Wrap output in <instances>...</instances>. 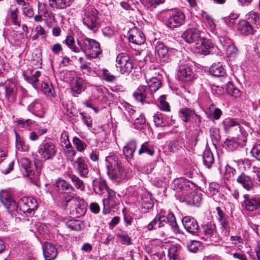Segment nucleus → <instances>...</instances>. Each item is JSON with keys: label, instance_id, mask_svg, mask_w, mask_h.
<instances>
[{"label": "nucleus", "instance_id": "nucleus-1", "mask_svg": "<svg viewBox=\"0 0 260 260\" xmlns=\"http://www.w3.org/2000/svg\"><path fill=\"white\" fill-rule=\"evenodd\" d=\"M80 52L83 51L88 58H96L101 53V50L99 42L94 39H89L82 34L77 39Z\"/></svg>", "mask_w": 260, "mask_h": 260}, {"label": "nucleus", "instance_id": "nucleus-2", "mask_svg": "<svg viewBox=\"0 0 260 260\" xmlns=\"http://www.w3.org/2000/svg\"><path fill=\"white\" fill-rule=\"evenodd\" d=\"M63 200L61 201L62 205L66 207L70 206V212L73 216L79 217L84 215L86 212V206L84 200L78 196L65 197L62 194Z\"/></svg>", "mask_w": 260, "mask_h": 260}, {"label": "nucleus", "instance_id": "nucleus-3", "mask_svg": "<svg viewBox=\"0 0 260 260\" xmlns=\"http://www.w3.org/2000/svg\"><path fill=\"white\" fill-rule=\"evenodd\" d=\"M98 15L96 9L93 7L87 6L85 8L82 16L83 24L93 32H96L100 27Z\"/></svg>", "mask_w": 260, "mask_h": 260}, {"label": "nucleus", "instance_id": "nucleus-4", "mask_svg": "<svg viewBox=\"0 0 260 260\" xmlns=\"http://www.w3.org/2000/svg\"><path fill=\"white\" fill-rule=\"evenodd\" d=\"M116 67L119 69L121 74L129 73L133 69V62L129 55L126 53L118 54L116 59Z\"/></svg>", "mask_w": 260, "mask_h": 260}, {"label": "nucleus", "instance_id": "nucleus-5", "mask_svg": "<svg viewBox=\"0 0 260 260\" xmlns=\"http://www.w3.org/2000/svg\"><path fill=\"white\" fill-rule=\"evenodd\" d=\"M179 117L183 122L192 124L193 126H200L201 122V117L197 115L194 110L185 107L180 109Z\"/></svg>", "mask_w": 260, "mask_h": 260}, {"label": "nucleus", "instance_id": "nucleus-6", "mask_svg": "<svg viewBox=\"0 0 260 260\" xmlns=\"http://www.w3.org/2000/svg\"><path fill=\"white\" fill-rule=\"evenodd\" d=\"M38 152L42 159L44 160H50L56 155L57 148L52 141H46L40 145Z\"/></svg>", "mask_w": 260, "mask_h": 260}, {"label": "nucleus", "instance_id": "nucleus-7", "mask_svg": "<svg viewBox=\"0 0 260 260\" xmlns=\"http://www.w3.org/2000/svg\"><path fill=\"white\" fill-rule=\"evenodd\" d=\"M108 197L104 199L103 202V213H109L111 210L114 208L120 202V196L112 189L107 190Z\"/></svg>", "mask_w": 260, "mask_h": 260}, {"label": "nucleus", "instance_id": "nucleus-8", "mask_svg": "<svg viewBox=\"0 0 260 260\" xmlns=\"http://www.w3.org/2000/svg\"><path fill=\"white\" fill-rule=\"evenodd\" d=\"M202 233L204 236L202 239L205 241L217 243L220 241V238L216 231V225L211 222L202 225Z\"/></svg>", "mask_w": 260, "mask_h": 260}, {"label": "nucleus", "instance_id": "nucleus-9", "mask_svg": "<svg viewBox=\"0 0 260 260\" xmlns=\"http://www.w3.org/2000/svg\"><path fill=\"white\" fill-rule=\"evenodd\" d=\"M19 211L27 216L33 214L34 211L38 207V203L35 199L31 197H24L19 203Z\"/></svg>", "mask_w": 260, "mask_h": 260}, {"label": "nucleus", "instance_id": "nucleus-10", "mask_svg": "<svg viewBox=\"0 0 260 260\" xmlns=\"http://www.w3.org/2000/svg\"><path fill=\"white\" fill-rule=\"evenodd\" d=\"M155 218L159 228L162 227L165 224L169 223L174 233H180V229L176 223V218L173 213H169L167 216L158 214L155 216Z\"/></svg>", "mask_w": 260, "mask_h": 260}, {"label": "nucleus", "instance_id": "nucleus-11", "mask_svg": "<svg viewBox=\"0 0 260 260\" xmlns=\"http://www.w3.org/2000/svg\"><path fill=\"white\" fill-rule=\"evenodd\" d=\"M185 18V15L182 12L176 10L171 11L166 26L171 29L179 27L184 23Z\"/></svg>", "mask_w": 260, "mask_h": 260}, {"label": "nucleus", "instance_id": "nucleus-12", "mask_svg": "<svg viewBox=\"0 0 260 260\" xmlns=\"http://www.w3.org/2000/svg\"><path fill=\"white\" fill-rule=\"evenodd\" d=\"M5 89V97L11 103H13L16 99L17 89L14 82L12 79H8L0 84Z\"/></svg>", "mask_w": 260, "mask_h": 260}, {"label": "nucleus", "instance_id": "nucleus-13", "mask_svg": "<svg viewBox=\"0 0 260 260\" xmlns=\"http://www.w3.org/2000/svg\"><path fill=\"white\" fill-rule=\"evenodd\" d=\"M155 53L161 61L168 62L170 59L171 54L176 51L173 48H168L164 43L157 42L155 45Z\"/></svg>", "mask_w": 260, "mask_h": 260}, {"label": "nucleus", "instance_id": "nucleus-14", "mask_svg": "<svg viewBox=\"0 0 260 260\" xmlns=\"http://www.w3.org/2000/svg\"><path fill=\"white\" fill-rule=\"evenodd\" d=\"M244 200L242 205L247 211L254 212L260 211V196L256 195L250 197L246 194L243 196Z\"/></svg>", "mask_w": 260, "mask_h": 260}, {"label": "nucleus", "instance_id": "nucleus-15", "mask_svg": "<svg viewBox=\"0 0 260 260\" xmlns=\"http://www.w3.org/2000/svg\"><path fill=\"white\" fill-rule=\"evenodd\" d=\"M181 38L187 43H195L199 44L202 41L201 31L197 28H189L185 30L181 35Z\"/></svg>", "mask_w": 260, "mask_h": 260}, {"label": "nucleus", "instance_id": "nucleus-16", "mask_svg": "<svg viewBox=\"0 0 260 260\" xmlns=\"http://www.w3.org/2000/svg\"><path fill=\"white\" fill-rule=\"evenodd\" d=\"M222 124L224 130L226 133L234 130L239 131L242 134H244V133L247 131L250 132L248 125H245V128H244L240 125L236 119L226 118L223 120Z\"/></svg>", "mask_w": 260, "mask_h": 260}, {"label": "nucleus", "instance_id": "nucleus-17", "mask_svg": "<svg viewBox=\"0 0 260 260\" xmlns=\"http://www.w3.org/2000/svg\"><path fill=\"white\" fill-rule=\"evenodd\" d=\"M0 200L3 205L10 213L18 211V205L7 191H3L0 196Z\"/></svg>", "mask_w": 260, "mask_h": 260}, {"label": "nucleus", "instance_id": "nucleus-18", "mask_svg": "<svg viewBox=\"0 0 260 260\" xmlns=\"http://www.w3.org/2000/svg\"><path fill=\"white\" fill-rule=\"evenodd\" d=\"M127 37L129 41L136 45L143 44L145 41L144 33L140 29L136 27L133 28L128 31Z\"/></svg>", "mask_w": 260, "mask_h": 260}, {"label": "nucleus", "instance_id": "nucleus-19", "mask_svg": "<svg viewBox=\"0 0 260 260\" xmlns=\"http://www.w3.org/2000/svg\"><path fill=\"white\" fill-rule=\"evenodd\" d=\"M72 165L81 177H87L89 173V169L86 161L83 157H78L72 163Z\"/></svg>", "mask_w": 260, "mask_h": 260}, {"label": "nucleus", "instance_id": "nucleus-20", "mask_svg": "<svg viewBox=\"0 0 260 260\" xmlns=\"http://www.w3.org/2000/svg\"><path fill=\"white\" fill-rule=\"evenodd\" d=\"M21 165L24 169L26 175L31 180H37L39 177L38 171L33 169V165L27 158H22L20 160Z\"/></svg>", "mask_w": 260, "mask_h": 260}, {"label": "nucleus", "instance_id": "nucleus-21", "mask_svg": "<svg viewBox=\"0 0 260 260\" xmlns=\"http://www.w3.org/2000/svg\"><path fill=\"white\" fill-rule=\"evenodd\" d=\"M202 196L201 193H189L181 197L179 200L187 205L199 207L202 200Z\"/></svg>", "mask_w": 260, "mask_h": 260}, {"label": "nucleus", "instance_id": "nucleus-22", "mask_svg": "<svg viewBox=\"0 0 260 260\" xmlns=\"http://www.w3.org/2000/svg\"><path fill=\"white\" fill-rule=\"evenodd\" d=\"M172 187L174 190L177 191L180 190H187L194 187L195 184L192 182L184 178H180L174 180Z\"/></svg>", "mask_w": 260, "mask_h": 260}, {"label": "nucleus", "instance_id": "nucleus-23", "mask_svg": "<svg viewBox=\"0 0 260 260\" xmlns=\"http://www.w3.org/2000/svg\"><path fill=\"white\" fill-rule=\"evenodd\" d=\"M177 76L178 79L183 82L190 81L193 78V72L187 64L179 66Z\"/></svg>", "mask_w": 260, "mask_h": 260}, {"label": "nucleus", "instance_id": "nucleus-24", "mask_svg": "<svg viewBox=\"0 0 260 260\" xmlns=\"http://www.w3.org/2000/svg\"><path fill=\"white\" fill-rule=\"evenodd\" d=\"M28 110L37 116L43 117L45 109L42 101L36 100L31 103L27 107Z\"/></svg>", "mask_w": 260, "mask_h": 260}, {"label": "nucleus", "instance_id": "nucleus-25", "mask_svg": "<svg viewBox=\"0 0 260 260\" xmlns=\"http://www.w3.org/2000/svg\"><path fill=\"white\" fill-rule=\"evenodd\" d=\"M182 222L186 231L191 234H195L198 232L199 226L196 220L190 216L184 217Z\"/></svg>", "mask_w": 260, "mask_h": 260}, {"label": "nucleus", "instance_id": "nucleus-26", "mask_svg": "<svg viewBox=\"0 0 260 260\" xmlns=\"http://www.w3.org/2000/svg\"><path fill=\"white\" fill-rule=\"evenodd\" d=\"M43 254L46 260H53L57 255L55 246L49 242H45L42 245Z\"/></svg>", "mask_w": 260, "mask_h": 260}, {"label": "nucleus", "instance_id": "nucleus-27", "mask_svg": "<svg viewBox=\"0 0 260 260\" xmlns=\"http://www.w3.org/2000/svg\"><path fill=\"white\" fill-rule=\"evenodd\" d=\"M106 165L107 172H111L113 174L112 170L121 166L119 157L115 154H110L106 158Z\"/></svg>", "mask_w": 260, "mask_h": 260}, {"label": "nucleus", "instance_id": "nucleus-28", "mask_svg": "<svg viewBox=\"0 0 260 260\" xmlns=\"http://www.w3.org/2000/svg\"><path fill=\"white\" fill-rule=\"evenodd\" d=\"M237 181L247 190H251L257 186V183L254 182L249 176L244 174H241L238 176Z\"/></svg>", "mask_w": 260, "mask_h": 260}, {"label": "nucleus", "instance_id": "nucleus-29", "mask_svg": "<svg viewBox=\"0 0 260 260\" xmlns=\"http://www.w3.org/2000/svg\"><path fill=\"white\" fill-rule=\"evenodd\" d=\"M112 172L111 174V172H107V174L110 179L117 182H120L127 177L126 172L122 166L113 169Z\"/></svg>", "mask_w": 260, "mask_h": 260}, {"label": "nucleus", "instance_id": "nucleus-30", "mask_svg": "<svg viewBox=\"0 0 260 260\" xmlns=\"http://www.w3.org/2000/svg\"><path fill=\"white\" fill-rule=\"evenodd\" d=\"M153 121L157 127L169 126L175 123L172 119H169V118H165L163 115L160 113H156L153 116Z\"/></svg>", "mask_w": 260, "mask_h": 260}, {"label": "nucleus", "instance_id": "nucleus-31", "mask_svg": "<svg viewBox=\"0 0 260 260\" xmlns=\"http://www.w3.org/2000/svg\"><path fill=\"white\" fill-rule=\"evenodd\" d=\"M141 205L142 208L148 210L152 208L154 205L152 194L147 191H143L141 194Z\"/></svg>", "mask_w": 260, "mask_h": 260}, {"label": "nucleus", "instance_id": "nucleus-32", "mask_svg": "<svg viewBox=\"0 0 260 260\" xmlns=\"http://www.w3.org/2000/svg\"><path fill=\"white\" fill-rule=\"evenodd\" d=\"M238 30L241 35L244 36L253 34L254 31L251 24L246 20H241L239 21Z\"/></svg>", "mask_w": 260, "mask_h": 260}, {"label": "nucleus", "instance_id": "nucleus-33", "mask_svg": "<svg viewBox=\"0 0 260 260\" xmlns=\"http://www.w3.org/2000/svg\"><path fill=\"white\" fill-rule=\"evenodd\" d=\"M151 95L150 94L149 88H147L146 86H140L133 94L135 99L141 102H143L146 98Z\"/></svg>", "mask_w": 260, "mask_h": 260}, {"label": "nucleus", "instance_id": "nucleus-34", "mask_svg": "<svg viewBox=\"0 0 260 260\" xmlns=\"http://www.w3.org/2000/svg\"><path fill=\"white\" fill-rule=\"evenodd\" d=\"M92 186L94 191L99 194H102L110 189L107 187L105 181L101 178L94 179L92 182Z\"/></svg>", "mask_w": 260, "mask_h": 260}, {"label": "nucleus", "instance_id": "nucleus-35", "mask_svg": "<svg viewBox=\"0 0 260 260\" xmlns=\"http://www.w3.org/2000/svg\"><path fill=\"white\" fill-rule=\"evenodd\" d=\"M38 11L39 13H41L45 18L47 22L52 23L56 22L55 15L50 11L46 9L44 4H38Z\"/></svg>", "mask_w": 260, "mask_h": 260}, {"label": "nucleus", "instance_id": "nucleus-36", "mask_svg": "<svg viewBox=\"0 0 260 260\" xmlns=\"http://www.w3.org/2000/svg\"><path fill=\"white\" fill-rule=\"evenodd\" d=\"M201 44L197 47L198 49V53L201 54L206 55L211 53L213 49V45L208 40H203L199 42Z\"/></svg>", "mask_w": 260, "mask_h": 260}, {"label": "nucleus", "instance_id": "nucleus-37", "mask_svg": "<svg viewBox=\"0 0 260 260\" xmlns=\"http://www.w3.org/2000/svg\"><path fill=\"white\" fill-rule=\"evenodd\" d=\"M31 73L29 70L24 72L23 73V77L25 81L31 84L34 88H36V83L39 81L38 78L41 75V72L39 71H37L35 74L30 75L29 74Z\"/></svg>", "mask_w": 260, "mask_h": 260}, {"label": "nucleus", "instance_id": "nucleus-38", "mask_svg": "<svg viewBox=\"0 0 260 260\" xmlns=\"http://www.w3.org/2000/svg\"><path fill=\"white\" fill-rule=\"evenodd\" d=\"M72 92L74 96L80 94L85 89L84 81L82 78H77L72 83Z\"/></svg>", "mask_w": 260, "mask_h": 260}, {"label": "nucleus", "instance_id": "nucleus-39", "mask_svg": "<svg viewBox=\"0 0 260 260\" xmlns=\"http://www.w3.org/2000/svg\"><path fill=\"white\" fill-rule=\"evenodd\" d=\"M74 0H49V5L53 9H63L69 7Z\"/></svg>", "mask_w": 260, "mask_h": 260}, {"label": "nucleus", "instance_id": "nucleus-40", "mask_svg": "<svg viewBox=\"0 0 260 260\" xmlns=\"http://www.w3.org/2000/svg\"><path fill=\"white\" fill-rule=\"evenodd\" d=\"M136 148V142L134 140L129 141L123 149V154L127 158L132 159Z\"/></svg>", "mask_w": 260, "mask_h": 260}, {"label": "nucleus", "instance_id": "nucleus-41", "mask_svg": "<svg viewBox=\"0 0 260 260\" xmlns=\"http://www.w3.org/2000/svg\"><path fill=\"white\" fill-rule=\"evenodd\" d=\"M146 82L149 88L150 94H152L155 92L160 87L161 85L160 81L155 77H153L150 79L145 78Z\"/></svg>", "mask_w": 260, "mask_h": 260}, {"label": "nucleus", "instance_id": "nucleus-42", "mask_svg": "<svg viewBox=\"0 0 260 260\" xmlns=\"http://www.w3.org/2000/svg\"><path fill=\"white\" fill-rule=\"evenodd\" d=\"M56 187L57 189L63 192H70L74 190V188L67 181L58 179L56 181Z\"/></svg>", "mask_w": 260, "mask_h": 260}, {"label": "nucleus", "instance_id": "nucleus-43", "mask_svg": "<svg viewBox=\"0 0 260 260\" xmlns=\"http://www.w3.org/2000/svg\"><path fill=\"white\" fill-rule=\"evenodd\" d=\"M209 72L215 77L222 76L225 74V70L220 62L213 64L210 68Z\"/></svg>", "mask_w": 260, "mask_h": 260}, {"label": "nucleus", "instance_id": "nucleus-44", "mask_svg": "<svg viewBox=\"0 0 260 260\" xmlns=\"http://www.w3.org/2000/svg\"><path fill=\"white\" fill-rule=\"evenodd\" d=\"M203 160L204 165L208 168H210L213 165L214 159L213 153L209 149H206L203 154Z\"/></svg>", "mask_w": 260, "mask_h": 260}, {"label": "nucleus", "instance_id": "nucleus-45", "mask_svg": "<svg viewBox=\"0 0 260 260\" xmlns=\"http://www.w3.org/2000/svg\"><path fill=\"white\" fill-rule=\"evenodd\" d=\"M180 247L175 245L172 246L168 250V254L170 260L180 259Z\"/></svg>", "mask_w": 260, "mask_h": 260}, {"label": "nucleus", "instance_id": "nucleus-46", "mask_svg": "<svg viewBox=\"0 0 260 260\" xmlns=\"http://www.w3.org/2000/svg\"><path fill=\"white\" fill-rule=\"evenodd\" d=\"M69 178L73 183L74 186L78 189L81 191L85 190V184L82 180L75 174H70L68 175Z\"/></svg>", "mask_w": 260, "mask_h": 260}, {"label": "nucleus", "instance_id": "nucleus-47", "mask_svg": "<svg viewBox=\"0 0 260 260\" xmlns=\"http://www.w3.org/2000/svg\"><path fill=\"white\" fill-rule=\"evenodd\" d=\"M66 45L70 48L72 51L75 53L80 52L79 47H77L75 45V41L72 36L69 35L66 37L64 41Z\"/></svg>", "mask_w": 260, "mask_h": 260}, {"label": "nucleus", "instance_id": "nucleus-48", "mask_svg": "<svg viewBox=\"0 0 260 260\" xmlns=\"http://www.w3.org/2000/svg\"><path fill=\"white\" fill-rule=\"evenodd\" d=\"M73 143L76 150L80 152H83L87 147V144L77 137L73 138Z\"/></svg>", "mask_w": 260, "mask_h": 260}, {"label": "nucleus", "instance_id": "nucleus-49", "mask_svg": "<svg viewBox=\"0 0 260 260\" xmlns=\"http://www.w3.org/2000/svg\"><path fill=\"white\" fill-rule=\"evenodd\" d=\"M228 93L235 98H238L241 95V91L236 88L232 82H229L226 86Z\"/></svg>", "mask_w": 260, "mask_h": 260}, {"label": "nucleus", "instance_id": "nucleus-50", "mask_svg": "<svg viewBox=\"0 0 260 260\" xmlns=\"http://www.w3.org/2000/svg\"><path fill=\"white\" fill-rule=\"evenodd\" d=\"M224 51L227 57L230 59H234L238 54V50L233 43L226 48Z\"/></svg>", "mask_w": 260, "mask_h": 260}, {"label": "nucleus", "instance_id": "nucleus-51", "mask_svg": "<svg viewBox=\"0 0 260 260\" xmlns=\"http://www.w3.org/2000/svg\"><path fill=\"white\" fill-rule=\"evenodd\" d=\"M246 19L250 23L258 24L260 23V16L257 13L254 11H250L246 15Z\"/></svg>", "mask_w": 260, "mask_h": 260}, {"label": "nucleus", "instance_id": "nucleus-52", "mask_svg": "<svg viewBox=\"0 0 260 260\" xmlns=\"http://www.w3.org/2000/svg\"><path fill=\"white\" fill-rule=\"evenodd\" d=\"M67 226L74 231H80L82 228V224L80 221L76 220H70L66 223Z\"/></svg>", "mask_w": 260, "mask_h": 260}, {"label": "nucleus", "instance_id": "nucleus-53", "mask_svg": "<svg viewBox=\"0 0 260 260\" xmlns=\"http://www.w3.org/2000/svg\"><path fill=\"white\" fill-rule=\"evenodd\" d=\"M102 78L108 82H112L117 79V77L111 74L109 71L106 69H102Z\"/></svg>", "mask_w": 260, "mask_h": 260}, {"label": "nucleus", "instance_id": "nucleus-54", "mask_svg": "<svg viewBox=\"0 0 260 260\" xmlns=\"http://www.w3.org/2000/svg\"><path fill=\"white\" fill-rule=\"evenodd\" d=\"M42 91L47 96H55V91L51 85L46 83H43L41 85Z\"/></svg>", "mask_w": 260, "mask_h": 260}, {"label": "nucleus", "instance_id": "nucleus-55", "mask_svg": "<svg viewBox=\"0 0 260 260\" xmlns=\"http://www.w3.org/2000/svg\"><path fill=\"white\" fill-rule=\"evenodd\" d=\"M220 225L221 235L228 237L230 234V226L228 220L220 222Z\"/></svg>", "mask_w": 260, "mask_h": 260}, {"label": "nucleus", "instance_id": "nucleus-56", "mask_svg": "<svg viewBox=\"0 0 260 260\" xmlns=\"http://www.w3.org/2000/svg\"><path fill=\"white\" fill-rule=\"evenodd\" d=\"M218 42L220 47L224 50L233 43L232 40L224 36L219 37L218 38Z\"/></svg>", "mask_w": 260, "mask_h": 260}, {"label": "nucleus", "instance_id": "nucleus-57", "mask_svg": "<svg viewBox=\"0 0 260 260\" xmlns=\"http://www.w3.org/2000/svg\"><path fill=\"white\" fill-rule=\"evenodd\" d=\"M144 153H147L150 156H152L154 154V151L150 149L148 142L143 143L138 151L139 155H141Z\"/></svg>", "mask_w": 260, "mask_h": 260}, {"label": "nucleus", "instance_id": "nucleus-58", "mask_svg": "<svg viewBox=\"0 0 260 260\" xmlns=\"http://www.w3.org/2000/svg\"><path fill=\"white\" fill-rule=\"evenodd\" d=\"M146 119L144 115L142 114L139 115L138 117L136 118L134 122V125L135 128L137 129H141L144 124H145Z\"/></svg>", "mask_w": 260, "mask_h": 260}, {"label": "nucleus", "instance_id": "nucleus-59", "mask_svg": "<svg viewBox=\"0 0 260 260\" xmlns=\"http://www.w3.org/2000/svg\"><path fill=\"white\" fill-rule=\"evenodd\" d=\"M16 148L21 151H27L28 149V146L25 144L24 142L20 139L18 138L16 135Z\"/></svg>", "mask_w": 260, "mask_h": 260}, {"label": "nucleus", "instance_id": "nucleus-60", "mask_svg": "<svg viewBox=\"0 0 260 260\" xmlns=\"http://www.w3.org/2000/svg\"><path fill=\"white\" fill-rule=\"evenodd\" d=\"M159 108L163 111H169L170 106L169 103L166 101V96L164 95H161L159 99Z\"/></svg>", "mask_w": 260, "mask_h": 260}, {"label": "nucleus", "instance_id": "nucleus-61", "mask_svg": "<svg viewBox=\"0 0 260 260\" xmlns=\"http://www.w3.org/2000/svg\"><path fill=\"white\" fill-rule=\"evenodd\" d=\"M238 17L237 14H231L229 16L225 17L223 18L224 22L229 26L233 25Z\"/></svg>", "mask_w": 260, "mask_h": 260}, {"label": "nucleus", "instance_id": "nucleus-62", "mask_svg": "<svg viewBox=\"0 0 260 260\" xmlns=\"http://www.w3.org/2000/svg\"><path fill=\"white\" fill-rule=\"evenodd\" d=\"M250 152L253 157L260 161V143H256L254 145Z\"/></svg>", "mask_w": 260, "mask_h": 260}, {"label": "nucleus", "instance_id": "nucleus-63", "mask_svg": "<svg viewBox=\"0 0 260 260\" xmlns=\"http://www.w3.org/2000/svg\"><path fill=\"white\" fill-rule=\"evenodd\" d=\"M77 153L76 151L74 149V148H72L69 150H66L64 151V154L67 158V159L68 161L73 162L74 158Z\"/></svg>", "mask_w": 260, "mask_h": 260}, {"label": "nucleus", "instance_id": "nucleus-64", "mask_svg": "<svg viewBox=\"0 0 260 260\" xmlns=\"http://www.w3.org/2000/svg\"><path fill=\"white\" fill-rule=\"evenodd\" d=\"M201 243L198 241L193 240L187 245L188 250L192 252H196L199 247L200 246Z\"/></svg>", "mask_w": 260, "mask_h": 260}]
</instances>
